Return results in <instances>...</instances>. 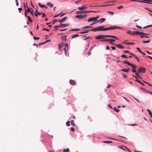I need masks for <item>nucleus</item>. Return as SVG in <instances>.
Masks as SVG:
<instances>
[{
    "mask_svg": "<svg viewBox=\"0 0 152 152\" xmlns=\"http://www.w3.org/2000/svg\"><path fill=\"white\" fill-rule=\"evenodd\" d=\"M104 26H102L96 28H92L90 30V31H106V28H104Z\"/></svg>",
    "mask_w": 152,
    "mask_h": 152,
    "instance_id": "nucleus-1",
    "label": "nucleus"
},
{
    "mask_svg": "<svg viewBox=\"0 0 152 152\" xmlns=\"http://www.w3.org/2000/svg\"><path fill=\"white\" fill-rule=\"evenodd\" d=\"M67 18V17H65L63 18L61 20H55L53 22V24H54L56 22H59L60 23L64 22Z\"/></svg>",
    "mask_w": 152,
    "mask_h": 152,
    "instance_id": "nucleus-2",
    "label": "nucleus"
},
{
    "mask_svg": "<svg viewBox=\"0 0 152 152\" xmlns=\"http://www.w3.org/2000/svg\"><path fill=\"white\" fill-rule=\"evenodd\" d=\"M95 11H79L76 12V14L87 13L90 12H96Z\"/></svg>",
    "mask_w": 152,
    "mask_h": 152,
    "instance_id": "nucleus-3",
    "label": "nucleus"
},
{
    "mask_svg": "<svg viewBox=\"0 0 152 152\" xmlns=\"http://www.w3.org/2000/svg\"><path fill=\"white\" fill-rule=\"evenodd\" d=\"M116 28L120 29H123V28H121L120 27L115 26H113L111 27L106 28V31H107L110 30H113L114 29Z\"/></svg>",
    "mask_w": 152,
    "mask_h": 152,
    "instance_id": "nucleus-4",
    "label": "nucleus"
},
{
    "mask_svg": "<svg viewBox=\"0 0 152 152\" xmlns=\"http://www.w3.org/2000/svg\"><path fill=\"white\" fill-rule=\"evenodd\" d=\"M148 34H146L143 32H141L137 31H133L132 34V35H136L137 34L147 35Z\"/></svg>",
    "mask_w": 152,
    "mask_h": 152,
    "instance_id": "nucleus-5",
    "label": "nucleus"
},
{
    "mask_svg": "<svg viewBox=\"0 0 152 152\" xmlns=\"http://www.w3.org/2000/svg\"><path fill=\"white\" fill-rule=\"evenodd\" d=\"M146 71V69L144 67H140L138 69V72L139 73H144Z\"/></svg>",
    "mask_w": 152,
    "mask_h": 152,
    "instance_id": "nucleus-6",
    "label": "nucleus"
},
{
    "mask_svg": "<svg viewBox=\"0 0 152 152\" xmlns=\"http://www.w3.org/2000/svg\"><path fill=\"white\" fill-rule=\"evenodd\" d=\"M87 15H76L75 16V17L76 18H78L80 19H83L87 17Z\"/></svg>",
    "mask_w": 152,
    "mask_h": 152,
    "instance_id": "nucleus-7",
    "label": "nucleus"
},
{
    "mask_svg": "<svg viewBox=\"0 0 152 152\" xmlns=\"http://www.w3.org/2000/svg\"><path fill=\"white\" fill-rule=\"evenodd\" d=\"M106 37V35H99L96 36L95 39H104L105 38L103 37Z\"/></svg>",
    "mask_w": 152,
    "mask_h": 152,
    "instance_id": "nucleus-8",
    "label": "nucleus"
},
{
    "mask_svg": "<svg viewBox=\"0 0 152 152\" xmlns=\"http://www.w3.org/2000/svg\"><path fill=\"white\" fill-rule=\"evenodd\" d=\"M87 8V7L85 6V5H83L81 7H78V9L79 10H83L86 9Z\"/></svg>",
    "mask_w": 152,
    "mask_h": 152,
    "instance_id": "nucleus-9",
    "label": "nucleus"
},
{
    "mask_svg": "<svg viewBox=\"0 0 152 152\" xmlns=\"http://www.w3.org/2000/svg\"><path fill=\"white\" fill-rule=\"evenodd\" d=\"M103 41H111L112 42H115V40L114 39H105L104 40H100V41L102 42Z\"/></svg>",
    "mask_w": 152,
    "mask_h": 152,
    "instance_id": "nucleus-10",
    "label": "nucleus"
},
{
    "mask_svg": "<svg viewBox=\"0 0 152 152\" xmlns=\"http://www.w3.org/2000/svg\"><path fill=\"white\" fill-rule=\"evenodd\" d=\"M105 20V18H101L100 19L97 20L96 22L97 23L100 22V23H102V22L104 21Z\"/></svg>",
    "mask_w": 152,
    "mask_h": 152,
    "instance_id": "nucleus-11",
    "label": "nucleus"
},
{
    "mask_svg": "<svg viewBox=\"0 0 152 152\" xmlns=\"http://www.w3.org/2000/svg\"><path fill=\"white\" fill-rule=\"evenodd\" d=\"M115 46L120 49H123L124 48V47L120 44H116Z\"/></svg>",
    "mask_w": 152,
    "mask_h": 152,
    "instance_id": "nucleus-12",
    "label": "nucleus"
},
{
    "mask_svg": "<svg viewBox=\"0 0 152 152\" xmlns=\"http://www.w3.org/2000/svg\"><path fill=\"white\" fill-rule=\"evenodd\" d=\"M95 17H91L89 18V19L87 21L88 22H90L93 21H96Z\"/></svg>",
    "mask_w": 152,
    "mask_h": 152,
    "instance_id": "nucleus-13",
    "label": "nucleus"
},
{
    "mask_svg": "<svg viewBox=\"0 0 152 152\" xmlns=\"http://www.w3.org/2000/svg\"><path fill=\"white\" fill-rule=\"evenodd\" d=\"M106 37H110L113 38H115L117 39H118L117 38V37L116 36H113V35H106Z\"/></svg>",
    "mask_w": 152,
    "mask_h": 152,
    "instance_id": "nucleus-14",
    "label": "nucleus"
},
{
    "mask_svg": "<svg viewBox=\"0 0 152 152\" xmlns=\"http://www.w3.org/2000/svg\"><path fill=\"white\" fill-rule=\"evenodd\" d=\"M67 36L66 35H64L61 37V39L62 40L64 41H66L67 40Z\"/></svg>",
    "mask_w": 152,
    "mask_h": 152,
    "instance_id": "nucleus-15",
    "label": "nucleus"
},
{
    "mask_svg": "<svg viewBox=\"0 0 152 152\" xmlns=\"http://www.w3.org/2000/svg\"><path fill=\"white\" fill-rule=\"evenodd\" d=\"M38 14L39 15H41V13L40 12H39L38 10H36L34 15L36 17H37Z\"/></svg>",
    "mask_w": 152,
    "mask_h": 152,
    "instance_id": "nucleus-16",
    "label": "nucleus"
},
{
    "mask_svg": "<svg viewBox=\"0 0 152 152\" xmlns=\"http://www.w3.org/2000/svg\"><path fill=\"white\" fill-rule=\"evenodd\" d=\"M69 82L70 84L73 85H75L76 84L75 81L72 80H70Z\"/></svg>",
    "mask_w": 152,
    "mask_h": 152,
    "instance_id": "nucleus-17",
    "label": "nucleus"
},
{
    "mask_svg": "<svg viewBox=\"0 0 152 152\" xmlns=\"http://www.w3.org/2000/svg\"><path fill=\"white\" fill-rule=\"evenodd\" d=\"M69 25V24H61L60 25V27H64L68 26Z\"/></svg>",
    "mask_w": 152,
    "mask_h": 152,
    "instance_id": "nucleus-18",
    "label": "nucleus"
},
{
    "mask_svg": "<svg viewBox=\"0 0 152 152\" xmlns=\"http://www.w3.org/2000/svg\"><path fill=\"white\" fill-rule=\"evenodd\" d=\"M129 66H131L132 69H136L137 68V66L136 65H134L133 64L131 63Z\"/></svg>",
    "mask_w": 152,
    "mask_h": 152,
    "instance_id": "nucleus-19",
    "label": "nucleus"
},
{
    "mask_svg": "<svg viewBox=\"0 0 152 152\" xmlns=\"http://www.w3.org/2000/svg\"><path fill=\"white\" fill-rule=\"evenodd\" d=\"M129 66H131L132 69H136L137 68V66L136 65H134L133 64L131 63Z\"/></svg>",
    "mask_w": 152,
    "mask_h": 152,
    "instance_id": "nucleus-20",
    "label": "nucleus"
},
{
    "mask_svg": "<svg viewBox=\"0 0 152 152\" xmlns=\"http://www.w3.org/2000/svg\"><path fill=\"white\" fill-rule=\"evenodd\" d=\"M123 43H124L128 45H134V43L133 42H123Z\"/></svg>",
    "mask_w": 152,
    "mask_h": 152,
    "instance_id": "nucleus-21",
    "label": "nucleus"
},
{
    "mask_svg": "<svg viewBox=\"0 0 152 152\" xmlns=\"http://www.w3.org/2000/svg\"><path fill=\"white\" fill-rule=\"evenodd\" d=\"M113 110L115 111L117 113H118L120 111L119 110L117 109V108L116 107H114Z\"/></svg>",
    "mask_w": 152,
    "mask_h": 152,
    "instance_id": "nucleus-22",
    "label": "nucleus"
},
{
    "mask_svg": "<svg viewBox=\"0 0 152 152\" xmlns=\"http://www.w3.org/2000/svg\"><path fill=\"white\" fill-rule=\"evenodd\" d=\"M135 80V81L137 82L140 83L143 86L144 85V84L143 83H142L140 81V80H137V79H136V80Z\"/></svg>",
    "mask_w": 152,
    "mask_h": 152,
    "instance_id": "nucleus-23",
    "label": "nucleus"
},
{
    "mask_svg": "<svg viewBox=\"0 0 152 152\" xmlns=\"http://www.w3.org/2000/svg\"><path fill=\"white\" fill-rule=\"evenodd\" d=\"M70 123H71V125L72 126H75V124L74 123V121L73 120H71L70 121Z\"/></svg>",
    "mask_w": 152,
    "mask_h": 152,
    "instance_id": "nucleus-24",
    "label": "nucleus"
},
{
    "mask_svg": "<svg viewBox=\"0 0 152 152\" xmlns=\"http://www.w3.org/2000/svg\"><path fill=\"white\" fill-rule=\"evenodd\" d=\"M27 18H28V20L30 22H32V20L31 19L30 17L29 16H27Z\"/></svg>",
    "mask_w": 152,
    "mask_h": 152,
    "instance_id": "nucleus-25",
    "label": "nucleus"
},
{
    "mask_svg": "<svg viewBox=\"0 0 152 152\" xmlns=\"http://www.w3.org/2000/svg\"><path fill=\"white\" fill-rule=\"evenodd\" d=\"M150 41H151L150 39H149L146 41H142V42L144 43H148L150 42Z\"/></svg>",
    "mask_w": 152,
    "mask_h": 152,
    "instance_id": "nucleus-26",
    "label": "nucleus"
},
{
    "mask_svg": "<svg viewBox=\"0 0 152 152\" xmlns=\"http://www.w3.org/2000/svg\"><path fill=\"white\" fill-rule=\"evenodd\" d=\"M80 30V29H72L70 30L69 31H78Z\"/></svg>",
    "mask_w": 152,
    "mask_h": 152,
    "instance_id": "nucleus-27",
    "label": "nucleus"
},
{
    "mask_svg": "<svg viewBox=\"0 0 152 152\" xmlns=\"http://www.w3.org/2000/svg\"><path fill=\"white\" fill-rule=\"evenodd\" d=\"M47 5L51 7H52L53 6V5L52 4L49 2L48 3Z\"/></svg>",
    "mask_w": 152,
    "mask_h": 152,
    "instance_id": "nucleus-28",
    "label": "nucleus"
},
{
    "mask_svg": "<svg viewBox=\"0 0 152 152\" xmlns=\"http://www.w3.org/2000/svg\"><path fill=\"white\" fill-rule=\"evenodd\" d=\"M92 27L91 26H86L82 28V29L88 28H92Z\"/></svg>",
    "mask_w": 152,
    "mask_h": 152,
    "instance_id": "nucleus-29",
    "label": "nucleus"
},
{
    "mask_svg": "<svg viewBox=\"0 0 152 152\" xmlns=\"http://www.w3.org/2000/svg\"><path fill=\"white\" fill-rule=\"evenodd\" d=\"M38 5L40 7H41L42 8H43L44 7H45V5H42L40 3H38Z\"/></svg>",
    "mask_w": 152,
    "mask_h": 152,
    "instance_id": "nucleus-30",
    "label": "nucleus"
},
{
    "mask_svg": "<svg viewBox=\"0 0 152 152\" xmlns=\"http://www.w3.org/2000/svg\"><path fill=\"white\" fill-rule=\"evenodd\" d=\"M123 62L124 64H127L129 66L131 64L130 62L126 61H124Z\"/></svg>",
    "mask_w": 152,
    "mask_h": 152,
    "instance_id": "nucleus-31",
    "label": "nucleus"
},
{
    "mask_svg": "<svg viewBox=\"0 0 152 152\" xmlns=\"http://www.w3.org/2000/svg\"><path fill=\"white\" fill-rule=\"evenodd\" d=\"M69 149L68 148H67L66 149H64L63 150V151L64 152H69Z\"/></svg>",
    "mask_w": 152,
    "mask_h": 152,
    "instance_id": "nucleus-32",
    "label": "nucleus"
},
{
    "mask_svg": "<svg viewBox=\"0 0 152 152\" xmlns=\"http://www.w3.org/2000/svg\"><path fill=\"white\" fill-rule=\"evenodd\" d=\"M103 142L104 143H113V142L111 141H103Z\"/></svg>",
    "mask_w": 152,
    "mask_h": 152,
    "instance_id": "nucleus-33",
    "label": "nucleus"
},
{
    "mask_svg": "<svg viewBox=\"0 0 152 152\" xmlns=\"http://www.w3.org/2000/svg\"><path fill=\"white\" fill-rule=\"evenodd\" d=\"M79 36V34H75L73 35L72 37V39H73L75 37H78Z\"/></svg>",
    "mask_w": 152,
    "mask_h": 152,
    "instance_id": "nucleus-34",
    "label": "nucleus"
},
{
    "mask_svg": "<svg viewBox=\"0 0 152 152\" xmlns=\"http://www.w3.org/2000/svg\"><path fill=\"white\" fill-rule=\"evenodd\" d=\"M113 5H101L99 6H98V7H104L106 6H112Z\"/></svg>",
    "mask_w": 152,
    "mask_h": 152,
    "instance_id": "nucleus-35",
    "label": "nucleus"
},
{
    "mask_svg": "<svg viewBox=\"0 0 152 152\" xmlns=\"http://www.w3.org/2000/svg\"><path fill=\"white\" fill-rule=\"evenodd\" d=\"M121 57L122 58H128L127 56L125 55L122 54L121 55Z\"/></svg>",
    "mask_w": 152,
    "mask_h": 152,
    "instance_id": "nucleus-36",
    "label": "nucleus"
},
{
    "mask_svg": "<svg viewBox=\"0 0 152 152\" xmlns=\"http://www.w3.org/2000/svg\"><path fill=\"white\" fill-rule=\"evenodd\" d=\"M121 71L128 73V71L127 70V69H121Z\"/></svg>",
    "mask_w": 152,
    "mask_h": 152,
    "instance_id": "nucleus-37",
    "label": "nucleus"
},
{
    "mask_svg": "<svg viewBox=\"0 0 152 152\" xmlns=\"http://www.w3.org/2000/svg\"><path fill=\"white\" fill-rule=\"evenodd\" d=\"M33 38L34 40H38L39 39V37H37L35 36H34Z\"/></svg>",
    "mask_w": 152,
    "mask_h": 152,
    "instance_id": "nucleus-38",
    "label": "nucleus"
},
{
    "mask_svg": "<svg viewBox=\"0 0 152 152\" xmlns=\"http://www.w3.org/2000/svg\"><path fill=\"white\" fill-rule=\"evenodd\" d=\"M27 10L26 11H27V12H31V11L30 10V9H29V8L28 7H27Z\"/></svg>",
    "mask_w": 152,
    "mask_h": 152,
    "instance_id": "nucleus-39",
    "label": "nucleus"
},
{
    "mask_svg": "<svg viewBox=\"0 0 152 152\" xmlns=\"http://www.w3.org/2000/svg\"><path fill=\"white\" fill-rule=\"evenodd\" d=\"M70 121H67L66 122V125L67 126H70Z\"/></svg>",
    "mask_w": 152,
    "mask_h": 152,
    "instance_id": "nucleus-40",
    "label": "nucleus"
},
{
    "mask_svg": "<svg viewBox=\"0 0 152 152\" xmlns=\"http://www.w3.org/2000/svg\"><path fill=\"white\" fill-rule=\"evenodd\" d=\"M134 57L138 61H140V59L135 55L134 56Z\"/></svg>",
    "mask_w": 152,
    "mask_h": 152,
    "instance_id": "nucleus-41",
    "label": "nucleus"
},
{
    "mask_svg": "<svg viewBox=\"0 0 152 152\" xmlns=\"http://www.w3.org/2000/svg\"><path fill=\"white\" fill-rule=\"evenodd\" d=\"M122 75L124 77L126 78L127 77V76L124 73H122Z\"/></svg>",
    "mask_w": 152,
    "mask_h": 152,
    "instance_id": "nucleus-42",
    "label": "nucleus"
},
{
    "mask_svg": "<svg viewBox=\"0 0 152 152\" xmlns=\"http://www.w3.org/2000/svg\"><path fill=\"white\" fill-rule=\"evenodd\" d=\"M147 111H148V113H149V114H151L152 113L151 112V111L150 110H149V109H147Z\"/></svg>",
    "mask_w": 152,
    "mask_h": 152,
    "instance_id": "nucleus-43",
    "label": "nucleus"
},
{
    "mask_svg": "<svg viewBox=\"0 0 152 152\" xmlns=\"http://www.w3.org/2000/svg\"><path fill=\"white\" fill-rule=\"evenodd\" d=\"M88 32H89V31H83V32H81L80 34H82L86 33Z\"/></svg>",
    "mask_w": 152,
    "mask_h": 152,
    "instance_id": "nucleus-44",
    "label": "nucleus"
},
{
    "mask_svg": "<svg viewBox=\"0 0 152 152\" xmlns=\"http://www.w3.org/2000/svg\"><path fill=\"white\" fill-rule=\"evenodd\" d=\"M31 9L33 11H31V12H30L31 13V14L32 15V16H34V13H33L34 10L32 8H31Z\"/></svg>",
    "mask_w": 152,
    "mask_h": 152,
    "instance_id": "nucleus-45",
    "label": "nucleus"
},
{
    "mask_svg": "<svg viewBox=\"0 0 152 152\" xmlns=\"http://www.w3.org/2000/svg\"><path fill=\"white\" fill-rule=\"evenodd\" d=\"M123 6L121 5V6H120L118 7L117 8H118V9H121V8H123Z\"/></svg>",
    "mask_w": 152,
    "mask_h": 152,
    "instance_id": "nucleus-46",
    "label": "nucleus"
},
{
    "mask_svg": "<svg viewBox=\"0 0 152 152\" xmlns=\"http://www.w3.org/2000/svg\"><path fill=\"white\" fill-rule=\"evenodd\" d=\"M135 75L137 77H139V76H140V75L138 73L136 72H135Z\"/></svg>",
    "mask_w": 152,
    "mask_h": 152,
    "instance_id": "nucleus-47",
    "label": "nucleus"
},
{
    "mask_svg": "<svg viewBox=\"0 0 152 152\" xmlns=\"http://www.w3.org/2000/svg\"><path fill=\"white\" fill-rule=\"evenodd\" d=\"M109 43L111 45H115V46L116 45V44L113 43L112 42H109Z\"/></svg>",
    "mask_w": 152,
    "mask_h": 152,
    "instance_id": "nucleus-48",
    "label": "nucleus"
},
{
    "mask_svg": "<svg viewBox=\"0 0 152 152\" xmlns=\"http://www.w3.org/2000/svg\"><path fill=\"white\" fill-rule=\"evenodd\" d=\"M15 2H16V5L17 6H18V4H19V3H18V0H15Z\"/></svg>",
    "mask_w": 152,
    "mask_h": 152,
    "instance_id": "nucleus-49",
    "label": "nucleus"
},
{
    "mask_svg": "<svg viewBox=\"0 0 152 152\" xmlns=\"http://www.w3.org/2000/svg\"><path fill=\"white\" fill-rule=\"evenodd\" d=\"M43 31L46 30V31H49L50 30L49 29H47L46 28H44L43 29Z\"/></svg>",
    "mask_w": 152,
    "mask_h": 152,
    "instance_id": "nucleus-50",
    "label": "nucleus"
},
{
    "mask_svg": "<svg viewBox=\"0 0 152 152\" xmlns=\"http://www.w3.org/2000/svg\"><path fill=\"white\" fill-rule=\"evenodd\" d=\"M46 16V15L45 13H42V17H43V18L45 16Z\"/></svg>",
    "mask_w": 152,
    "mask_h": 152,
    "instance_id": "nucleus-51",
    "label": "nucleus"
},
{
    "mask_svg": "<svg viewBox=\"0 0 152 152\" xmlns=\"http://www.w3.org/2000/svg\"><path fill=\"white\" fill-rule=\"evenodd\" d=\"M99 15H97L96 17H95V18L96 20L99 18Z\"/></svg>",
    "mask_w": 152,
    "mask_h": 152,
    "instance_id": "nucleus-52",
    "label": "nucleus"
},
{
    "mask_svg": "<svg viewBox=\"0 0 152 152\" xmlns=\"http://www.w3.org/2000/svg\"><path fill=\"white\" fill-rule=\"evenodd\" d=\"M135 69H132V71L134 73H135V72H136V70H135Z\"/></svg>",
    "mask_w": 152,
    "mask_h": 152,
    "instance_id": "nucleus-53",
    "label": "nucleus"
},
{
    "mask_svg": "<svg viewBox=\"0 0 152 152\" xmlns=\"http://www.w3.org/2000/svg\"><path fill=\"white\" fill-rule=\"evenodd\" d=\"M18 10L20 12H21V11L22 10V9L21 8H18Z\"/></svg>",
    "mask_w": 152,
    "mask_h": 152,
    "instance_id": "nucleus-54",
    "label": "nucleus"
},
{
    "mask_svg": "<svg viewBox=\"0 0 152 152\" xmlns=\"http://www.w3.org/2000/svg\"><path fill=\"white\" fill-rule=\"evenodd\" d=\"M145 9L146 10H148V11L150 12H152V10H149V8H145Z\"/></svg>",
    "mask_w": 152,
    "mask_h": 152,
    "instance_id": "nucleus-55",
    "label": "nucleus"
},
{
    "mask_svg": "<svg viewBox=\"0 0 152 152\" xmlns=\"http://www.w3.org/2000/svg\"><path fill=\"white\" fill-rule=\"evenodd\" d=\"M50 39H47L46 41L45 42V43H46L47 42H50Z\"/></svg>",
    "mask_w": 152,
    "mask_h": 152,
    "instance_id": "nucleus-56",
    "label": "nucleus"
},
{
    "mask_svg": "<svg viewBox=\"0 0 152 152\" xmlns=\"http://www.w3.org/2000/svg\"><path fill=\"white\" fill-rule=\"evenodd\" d=\"M107 12L108 13H111V14H112V15H113L114 13L113 12L110 11H108Z\"/></svg>",
    "mask_w": 152,
    "mask_h": 152,
    "instance_id": "nucleus-57",
    "label": "nucleus"
},
{
    "mask_svg": "<svg viewBox=\"0 0 152 152\" xmlns=\"http://www.w3.org/2000/svg\"><path fill=\"white\" fill-rule=\"evenodd\" d=\"M136 26L138 28H140V29H141L142 28V27H141V26H138L137 25Z\"/></svg>",
    "mask_w": 152,
    "mask_h": 152,
    "instance_id": "nucleus-58",
    "label": "nucleus"
},
{
    "mask_svg": "<svg viewBox=\"0 0 152 152\" xmlns=\"http://www.w3.org/2000/svg\"><path fill=\"white\" fill-rule=\"evenodd\" d=\"M124 53H130V52L129 51H128V50H126V51H124Z\"/></svg>",
    "mask_w": 152,
    "mask_h": 152,
    "instance_id": "nucleus-59",
    "label": "nucleus"
},
{
    "mask_svg": "<svg viewBox=\"0 0 152 152\" xmlns=\"http://www.w3.org/2000/svg\"><path fill=\"white\" fill-rule=\"evenodd\" d=\"M70 129L72 131H74L75 130V129L73 127H71Z\"/></svg>",
    "mask_w": 152,
    "mask_h": 152,
    "instance_id": "nucleus-60",
    "label": "nucleus"
},
{
    "mask_svg": "<svg viewBox=\"0 0 152 152\" xmlns=\"http://www.w3.org/2000/svg\"><path fill=\"white\" fill-rule=\"evenodd\" d=\"M146 52H147L148 54H152V53H150L148 51L146 50L145 51Z\"/></svg>",
    "mask_w": 152,
    "mask_h": 152,
    "instance_id": "nucleus-61",
    "label": "nucleus"
},
{
    "mask_svg": "<svg viewBox=\"0 0 152 152\" xmlns=\"http://www.w3.org/2000/svg\"><path fill=\"white\" fill-rule=\"evenodd\" d=\"M127 33L128 34H131V35H132V33H131V31H128L127 32Z\"/></svg>",
    "mask_w": 152,
    "mask_h": 152,
    "instance_id": "nucleus-62",
    "label": "nucleus"
},
{
    "mask_svg": "<svg viewBox=\"0 0 152 152\" xmlns=\"http://www.w3.org/2000/svg\"><path fill=\"white\" fill-rule=\"evenodd\" d=\"M137 49L140 53V51H141L140 50V48H137Z\"/></svg>",
    "mask_w": 152,
    "mask_h": 152,
    "instance_id": "nucleus-63",
    "label": "nucleus"
},
{
    "mask_svg": "<svg viewBox=\"0 0 152 152\" xmlns=\"http://www.w3.org/2000/svg\"><path fill=\"white\" fill-rule=\"evenodd\" d=\"M111 48H112V49L113 50H114L115 49V48L114 47L111 46Z\"/></svg>",
    "mask_w": 152,
    "mask_h": 152,
    "instance_id": "nucleus-64",
    "label": "nucleus"
}]
</instances>
